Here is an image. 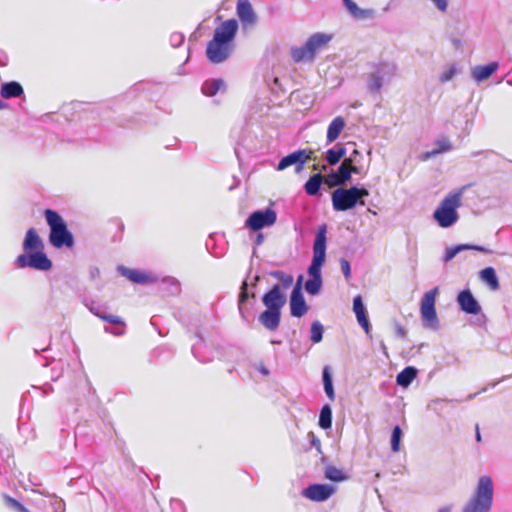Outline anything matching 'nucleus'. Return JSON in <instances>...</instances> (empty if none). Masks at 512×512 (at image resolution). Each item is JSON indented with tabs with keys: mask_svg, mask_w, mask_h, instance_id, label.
<instances>
[{
	"mask_svg": "<svg viewBox=\"0 0 512 512\" xmlns=\"http://www.w3.org/2000/svg\"><path fill=\"white\" fill-rule=\"evenodd\" d=\"M393 324L396 337L404 339L407 336V330L396 320H394Z\"/></svg>",
	"mask_w": 512,
	"mask_h": 512,
	"instance_id": "nucleus-53",
	"label": "nucleus"
},
{
	"mask_svg": "<svg viewBox=\"0 0 512 512\" xmlns=\"http://www.w3.org/2000/svg\"><path fill=\"white\" fill-rule=\"evenodd\" d=\"M117 271L128 280L136 284H150L157 281V277L139 269H130L123 265L117 267Z\"/></svg>",
	"mask_w": 512,
	"mask_h": 512,
	"instance_id": "nucleus-17",
	"label": "nucleus"
},
{
	"mask_svg": "<svg viewBox=\"0 0 512 512\" xmlns=\"http://www.w3.org/2000/svg\"><path fill=\"white\" fill-rule=\"evenodd\" d=\"M318 425L321 429L328 430L332 427V407L330 404H324L319 413Z\"/></svg>",
	"mask_w": 512,
	"mask_h": 512,
	"instance_id": "nucleus-34",
	"label": "nucleus"
},
{
	"mask_svg": "<svg viewBox=\"0 0 512 512\" xmlns=\"http://www.w3.org/2000/svg\"><path fill=\"white\" fill-rule=\"evenodd\" d=\"M438 288H434L424 294L421 299L420 312L423 326L426 328H437L439 325L435 301Z\"/></svg>",
	"mask_w": 512,
	"mask_h": 512,
	"instance_id": "nucleus-8",
	"label": "nucleus"
},
{
	"mask_svg": "<svg viewBox=\"0 0 512 512\" xmlns=\"http://www.w3.org/2000/svg\"><path fill=\"white\" fill-rule=\"evenodd\" d=\"M345 119L342 116L335 117L327 129V144L334 142L340 136L345 127Z\"/></svg>",
	"mask_w": 512,
	"mask_h": 512,
	"instance_id": "nucleus-26",
	"label": "nucleus"
},
{
	"mask_svg": "<svg viewBox=\"0 0 512 512\" xmlns=\"http://www.w3.org/2000/svg\"><path fill=\"white\" fill-rule=\"evenodd\" d=\"M397 65L394 62L381 61L372 65L367 78V87L371 93H380L385 83L390 82L396 75Z\"/></svg>",
	"mask_w": 512,
	"mask_h": 512,
	"instance_id": "nucleus-7",
	"label": "nucleus"
},
{
	"mask_svg": "<svg viewBox=\"0 0 512 512\" xmlns=\"http://www.w3.org/2000/svg\"><path fill=\"white\" fill-rule=\"evenodd\" d=\"M236 13L244 25H254L257 22V15L249 0H238Z\"/></svg>",
	"mask_w": 512,
	"mask_h": 512,
	"instance_id": "nucleus-21",
	"label": "nucleus"
},
{
	"mask_svg": "<svg viewBox=\"0 0 512 512\" xmlns=\"http://www.w3.org/2000/svg\"><path fill=\"white\" fill-rule=\"evenodd\" d=\"M327 225L321 224L315 234L313 243V257L310 264L322 267L326 260Z\"/></svg>",
	"mask_w": 512,
	"mask_h": 512,
	"instance_id": "nucleus-11",
	"label": "nucleus"
},
{
	"mask_svg": "<svg viewBox=\"0 0 512 512\" xmlns=\"http://www.w3.org/2000/svg\"><path fill=\"white\" fill-rule=\"evenodd\" d=\"M34 389L41 390L43 396L48 395L54 391L53 386L50 383H45L42 386H33Z\"/></svg>",
	"mask_w": 512,
	"mask_h": 512,
	"instance_id": "nucleus-57",
	"label": "nucleus"
},
{
	"mask_svg": "<svg viewBox=\"0 0 512 512\" xmlns=\"http://www.w3.org/2000/svg\"><path fill=\"white\" fill-rule=\"evenodd\" d=\"M321 268L322 267L310 264L307 269V274L309 278H322Z\"/></svg>",
	"mask_w": 512,
	"mask_h": 512,
	"instance_id": "nucleus-51",
	"label": "nucleus"
},
{
	"mask_svg": "<svg viewBox=\"0 0 512 512\" xmlns=\"http://www.w3.org/2000/svg\"><path fill=\"white\" fill-rule=\"evenodd\" d=\"M353 312L355 313L358 324L363 328L366 335L370 336L372 326L361 295H356L353 298Z\"/></svg>",
	"mask_w": 512,
	"mask_h": 512,
	"instance_id": "nucleus-18",
	"label": "nucleus"
},
{
	"mask_svg": "<svg viewBox=\"0 0 512 512\" xmlns=\"http://www.w3.org/2000/svg\"><path fill=\"white\" fill-rule=\"evenodd\" d=\"M184 41H185V36L181 32H173L169 38L170 45L173 48L180 47Z\"/></svg>",
	"mask_w": 512,
	"mask_h": 512,
	"instance_id": "nucleus-46",
	"label": "nucleus"
},
{
	"mask_svg": "<svg viewBox=\"0 0 512 512\" xmlns=\"http://www.w3.org/2000/svg\"><path fill=\"white\" fill-rule=\"evenodd\" d=\"M479 279L486 284L492 291L500 288L497 273L493 267H485L479 272Z\"/></svg>",
	"mask_w": 512,
	"mask_h": 512,
	"instance_id": "nucleus-25",
	"label": "nucleus"
},
{
	"mask_svg": "<svg viewBox=\"0 0 512 512\" xmlns=\"http://www.w3.org/2000/svg\"><path fill=\"white\" fill-rule=\"evenodd\" d=\"M418 370L414 366H407L400 371L396 376V383L398 386L407 388L413 380L417 377Z\"/></svg>",
	"mask_w": 512,
	"mask_h": 512,
	"instance_id": "nucleus-28",
	"label": "nucleus"
},
{
	"mask_svg": "<svg viewBox=\"0 0 512 512\" xmlns=\"http://www.w3.org/2000/svg\"><path fill=\"white\" fill-rule=\"evenodd\" d=\"M451 42L456 50H459L462 47V41L460 38L452 37Z\"/></svg>",
	"mask_w": 512,
	"mask_h": 512,
	"instance_id": "nucleus-64",
	"label": "nucleus"
},
{
	"mask_svg": "<svg viewBox=\"0 0 512 512\" xmlns=\"http://www.w3.org/2000/svg\"><path fill=\"white\" fill-rule=\"evenodd\" d=\"M265 308L282 310L287 302V296L279 284H274L261 298Z\"/></svg>",
	"mask_w": 512,
	"mask_h": 512,
	"instance_id": "nucleus-15",
	"label": "nucleus"
},
{
	"mask_svg": "<svg viewBox=\"0 0 512 512\" xmlns=\"http://www.w3.org/2000/svg\"><path fill=\"white\" fill-rule=\"evenodd\" d=\"M282 310L265 308L258 316L259 323L269 331H276L281 322Z\"/></svg>",
	"mask_w": 512,
	"mask_h": 512,
	"instance_id": "nucleus-20",
	"label": "nucleus"
},
{
	"mask_svg": "<svg viewBox=\"0 0 512 512\" xmlns=\"http://www.w3.org/2000/svg\"><path fill=\"white\" fill-rule=\"evenodd\" d=\"M471 184L464 185L451 191L438 205L433 212V219L441 228L453 226L459 219L457 209L461 206V199L464 192Z\"/></svg>",
	"mask_w": 512,
	"mask_h": 512,
	"instance_id": "nucleus-3",
	"label": "nucleus"
},
{
	"mask_svg": "<svg viewBox=\"0 0 512 512\" xmlns=\"http://www.w3.org/2000/svg\"><path fill=\"white\" fill-rule=\"evenodd\" d=\"M303 282H304V275L303 274L298 275V277L296 279V283L293 286V289L291 292H298V293L303 292Z\"/></svg>",
	"mask_w": 512,
	"mask_h": 512,
	"instance_id": "nucleus-54",
	"label": "nucleus"
},
{
	"mask_svg": "<svg viewBox=\"0 0 512 512\" xmlns=\"http://www.w3.org/2000/svg\"><path fill=\"white\" fill-rule=\"evenodd\" d=\"M54 512H64L65 502L62 499L56 498L52 503Z\"/></svg>",
	"mask_w": 512,
	"mask_h": 512,
	"instance_id": "nucleus-55",
	"label": "nucleus"
},
{
	"mask_svg": "<svg viewBox=\"0 0 512 512\" xmlns=\"http://www.w3.org/2000/svg\"><path fill=\"white\" fill-rule=\"evenodd\" d=\"M8 63V56L6 52L0 49V67L6 66Z\"/></svg>",
	"mask_w": 512,
	"mask_h": 512,
	"instance_id": "nucleus-61",
	"label": "nucleus"
},
{
	"mask_svg": "<svg viewBox=\"0 0 512 512\" xmlns=\"http://www.w3.org/2000/svg\"><path fill=\"white\" fill-rule=\"evenodd\" d=\"M3 499L6 506L15 510L16 512H31L21 502L7 494L3 495Z\"/></svg>",
	"mask_w": 512,
	"mask_h": 512,
	"instance_id": "nucleus-42",
	"label": "nucleus"
},
{
	"mask_svg": "<svg viewBox=\"0 0 512 512\" xmlns=\"http://www.w3.org/2000/svg\"><path fill=\"white\" fill-rule=\"evenodd\" d=\"M277 221V213L271 208L259 209L252 212L245 221V227L251 231L259 230L273 226Z\"/></svg>",
	"mask_w": 512,
	"mask_h": 512,
	"instance_id": "nucleus-9",
	"label": "nucleus"
},
{
	"mask_svg": "<svg viewBox=\"0 0 512 512\" xmlns=\"http://www.w3.org/2000/svg\"><path fill=\"white\" fill-rule=\"evenodd\" d=\"M456 302L459 309L466 314L478 315L482 311L480 303L469 288H464L457 294Z\"/></svg>",
	"mask_w": 512,
	"mask_h": 512,
	"instance_id": "nucleus-14",
	"label": "nucleus"
},
{
	"mask_svg": "<svg viewBox=\"0 0 512 512\" xmlns=\"http://www.w3.org/2000/svg\"><path fill=\"white\" fill-rule=\"evenodd\" d=\"M499 68L497 61L490 62L486 65H477L471 70L472 79L477 82H483L490 78Z\"/></svg>",
	"mask_w": 512,
	"mask_h": 512,
	"instance_id": "nucleus-23",
	"label": "nucleus"
},
{
	"mask_svg": "<svg viewBox=\"0 0 512 512\" xmlns=\"http://www.w3.org/2000/svg\"><path fill=\"white\" fill-rule=\"evenodd\" d=\"M1 96L5 99L21 97L24 94L22 85L17 81L5 82L1 85Z\"/></svg>",
	"mask_w": 512,
	"mask_h": 512,
	"instance_id": "nucleus-27",
	"label": "nucleus"
},
{
	"mask_svg": "<svg viewBox=\"0 0 512 512\" xmlns=\"http://www.w3.org/2000/svg\"><path fill=\"white\" fill-rule=\"evenodd\" d=\"M402 436L403 432L401 427L399 425L394 426L390 439L391 450L393 452H398L400 450Z\"/></svg>",
	"mask_w": 512,
	"mask_h": 512,
	"instance_id": "nucleus-40",
	"label": "nucleus"
},
{
	"mask_svg": "<svg viewBox=\"0 0 512 512\" xmlns=\"http://www.w3.org/2000/svg\"><path fill=\"white\" fill-rule=\"evenodd\" d=\"M250 297L254 298L255 293L249 292L248 282H247V280H244L241 284L240 292H239V296H238V310L243 319L246 318L245 317V309H246V304Z\"/></svg>",
	"mask_w": 512,
	"mask_h": 512,
	"instance_id": "nucleus-33",
	"label": "nucleus"
},
{
	"mask_svg": "<svg viewBox=\"0 0 512 512\" xmlns=\"http://www.w3.org/2000/svg\"><path fill=\"white\" fill-rule=\"evenodd\" d=\"M269 275L280 282L281 289H288L293 285L294 278L291 274H288L282 270H273L269 272Z\"/></svg>",
	"mask_w": 512,
	"mask_h": 512,
	"instance_id": "nucleus-37",
	"label": "nucleus"
},
{
	"mask_svg": "<svg viewBox=\"0 0 512 512\" xmlns=\"http://www.w3.org/2000/svg\"><path fill=\"white\" fill-rule=\"evenodd\" d=\"M331 40V34L314 33L302 46L291 48V58L295 63L312 62L317 52L324 48Z\"/></svg>",
	"mask_w": 512,
	"mask_h": 512,
	"instance_id": "nucleus-6",
	"label": "nucleus"
},
{
	"mask_svg": "<svg viewBox=\"0 0 512 512\" xmlns=\"http://www.w3.org/2000/svg\"><path fill=\"white\" fill-rule=\"evenodd\" d=\"M346 156V148L343 144L337 143L334 147L328 149L325 153V161L330 165L334 166L342 158H345Z\"/></svg>",
	"mask_w": 512,
	"mask_h": 512,
	"instance_id": "nucleus-29",
	"label": "nucleus"
},
{
	"mask_svg": "<svg viewBox=\"0 0 512 512\" xmlns=\"http://www.w3.org/2000/svg\"><path fill=\"white\" fill-rule=\"evenodd\" d=\"M351 180V170L344 160L337 169L331 170L326 176V182L331 187L342 186Z\"/></svg>",
	"mask_w": 512,
	"mask_h": 512,
	"instance_id": "nucleus-16",
	"label": "nucleus"
},
{
	"mask_svg": "<svg viewBox=\"0 0 512 512\" xmlns=\"http://www.w3.org/2000/svg\"><path fill=\"white\" fill-rule=\"evenodd\" d=\"M466 250H473V251L481 252V253H484V254H492L493 253V251L491 249H489V248H487L485 246L464 243V244H457V245H454V246L446 248L442 260H443L444 263H448L457 254H459L462 251H466Z\"/></svg>",
	"mask_w": 512,
	"mask_h": 512,
	"instance_id": "nucleus-19",
	"label": "nucleus"
},
{
	"mask_svg": "<svg viewBox=\"0 0 512 512\" xmlns=\"http://www.w3.org/2000/svg\"><path fill=\"white\" fill-rule=\"evenodd\" d=\"M23 253L15 259L18 268H32L38 271H48L53 263L45 253V245L35 228L26 231L22 242Z\"/></svg>",
	"mask_w": 512,
	"mask_h": 512,
	"instance_id": "nucleus-1",
	"label": "nucleus"
},
{
	"mask_svg": "<svg viewBox=\"0 0 512 512\" xmlns=\"http://www.w3.org/2000/svg\"><path fill=\"white\" fill-rule=\"evenodd\" d=\"M324 476L327 480L332 482H342L348 478L347 474L342 469L333 465H327L325 467Z\"/></svg>",
	"mask_w": 512,
	"mask_h": 512,
	"instance_id": "nucleus-35",
	"label": "nucleus"
},
{
	"mask_svg": "<svg viewBox=\"0 0 512 512\" xmlns=\"http://www.w3.org/2000/svg\"><path fill=\"white\" fill-rule=\"evenodd\" d=\"M322 382H323V388L324 391L329 398V400L334 401L335 400V390L333 385V374L331 367L326 365L323 367L322 370Z\"/></svg>",
	"mask_w": 512,
	"mask_h": 512,
	"instance_id": "nucleus-30",
	"label": "nucleus"
},
{
	"mask_svg": "<svg viewBox=\"0 0 512 512\" xmlns=\"http://www.w3.org/2000/svg\"><path fill=\"white\" fill-rule=\"evenodd\" d=\"M102 320L112 324L114 327H105V332L111 333L115 336H122L125 333V322L123 319L116 315L106 314Z\"/></svg>",
	"mask_w": 512,
	"mask_h": 512,
	"instance_id": "nucleus-24",
	"label": "nucleus"
},
{
	"mask_svg": "<svg viewBox=\"0 0 512 512\" xmlns=\"http://www.w3.org/2000/svg\"><path fill=\"white\" fill-rule=\"evenodd\" d=\"M309 157L310 151L306 149L293 151L279 160L276 170L283 171L290 166H295L296 173H300L304 169Z\"/></svg>",
	"mask_w": 512,
	"mask_h": 512,
	"instance_id": "nucleus-12",
	"label": "nucleus"
},
{
	"mask_svg": "<svg viewBox=\"0 0 512 512\" xmlns=\"http://www.w3.org/2000/svg\"><path fill=\"white\" fill-rule=\"evenodd\" d=\"M500 381H497V382H492L490 383L487 387H484L482 388L479 392H476V393H473V394H470L468 395L467 397V400H472L474 399L478 394L482 393V392H486L488 390V388H494Z\"/></svg>",
	"mask_w": 512,
	"mask_h": 512,
	"instance_id": "nucleus-60",
	"label": "nucleus"
},
{
	"mask_svg": "<svg viewBox=\"0 0 512 512\" xmlns=\"http://www.w3.org/2000/svg\"><path fill=\"white\" fill-rule=\"evenodd\" d=\"M44 217L50 228L49 243L56 249L73 248L75 239L63 217L53 209H46Z\"/></svg>",
	"mask_w": 512,
	"mask_h": 512,
	"instance_id": "nucleus-5",
	"label": "nucleus"
},
{
	"mask_svg": "<svg viewBox=\"0 0 512 512\" xmlns=\"http://www.w3.org/2000/svg\"><path fill=\"white\" fill-rule=\"evenodd\" d=\"M351 188L355 189L354 195L357 198V203L360 206L366 204L365 198L369 196V190L365 186L352 185Z\"/></svg>",
	"mask_w": 512,
	"mask_h": 512,
	"instance_id": "nucleus-44",
	"label": "nucleus"
},
{
	"mask_svg": "<svg viewBox=\"0 0 512 512\" xmlns=\"http://www.w3.org/2000/svg\"><path fill=\"white\" fill-rule=\"evenodd\" d=\"M323 286L322 278H308L304 284L306 292L312 296L318 295Z\"/></svg>",
	"mask_w": 512,
	"mask_h": 512,
	"instance_id": "nucleus-38",
	"label": "nucleus"
},
{
	"mask_svg": "<svg viewBox=\"0 0 512 512\" xmlns=\"http://www.w3.org/2000/svg\"><path fill=\"white\" fill-rule=\"evenodd\" d=\"M336 491L333 485L326 483H314L302 490V496L315 502L328 500Z\"/></svg>",
	"mask_w": 512,
	"mask_h": 512,
	"instance_id": "nucleus-13",
	"label": "nucleus"
},
{
	"mask_svg": "<svg viewBox=\"0 0 512 512\" xmlns=\"http://www.w3.org/2000/svg\"><path fill=\"white\" fill-rule=\"evenodd\" d=\"M356 156H360V153L357 149H354L352 154L348 158H345L344 160H347L348 164H352L355 161Z\"/></svg>",
	"mask_w": 512,
	"mask_h": 512,
	"instance_id": "nucleus-63",
	"label": "nucleus"
},
{
	"mask_svg": "<svg viewBox=\"0 0 512 512\" xmlns=\"http://www.w3.org/2000/svg\"><path fill=\"white\" fill-rule=\"evenodd\" d=\"M84 304L93 315L97 316L101 320L102 317H104L107 314L104 312L103 306L96 302L95 300H86Z\"/></svg>",
	"mask_w": 512,
	"mask_h": 512,
	"instance_id": "nucleus-43",
	"label": "nucleus"
},
{
	"mask_svg": "<svg viewBox=\"0 0 512 512\" xmlns=\"http://www.w3.org/2000/svg\"><path fill=\"white\" fill-rule=\"evenodd\" d=\"M308 438L310 440L311 447L315 448L318 453L322 454V448H321V441L320 439L314 434V432L308 433Z\"/></svg>",
	"mask_w": 512,
	"mask_h": 512,
	"instance_id": "nucleus-50",
	"label": "nucleus"
},
{
	"mask_svg": "<svg viewBox=\"0 0 512 512\" xmlns=\"http://www.w3.org/2000/svg\"><path fill=\"white\" fill-rule=\"evenodd\" d=\"M62 373H63L62 365H60L59 367L54 366L51 369V380L57 381L62 376Z\"/></svg>",
	"mask_w": 512,
	"mask_h": 512,
	"instance_id": "nucleus-56",
	"label": "nucleus"
},
{
	"mask_svg": "<svg viewBox=\"0 0 512 512\" xmlns=\"http://www.w3.org/2000/svg\"><path fill=\"white\" fill-rule=\"evenodd\" d=\"M355 189L339 187L332 192L331 200L335 211L344 212L358 206L357 198L354 195Z\"/></svg>",
	"mask_w": 512,
	"mask_h": 512,
	"instance_id": "nucleus-10",
	"label": "nucleus"
},
{
	"mask_svg": "<svg viewBox=\"0 0 512 512\" xmlns=\"http://www.w3.org/2000/svg\"><path fill=\"white\" fill-rule=\"evenodd\" d=\"M225 82L221 78H212L204 81L201 87V91L206 96L216 95L222 88H224Z\"/></svg>",
	"mask_w": 512,
	"mask_h": 512,
	"instance_id": "nucleus-32",
	"label": "nucleus"
},
{
	"mask_svg": "<svg viewBox=\"0 0 512 512\" xmlns=\"http://www.w3.org/2000/svg\"><path fill=\"white\" fill-rule=\"evenodd\" d=\"M494 484L488 475L478 478L475 489L462 508V512H490L493 506Z\"/></svg>",
	"mask_w": 512,
	"mask_h": 512,
	"instance_id": "nucleus-4",
	"label": "nucleus"
},
{
	"mask_svg": "<svg viewBox=\"0 0 512 512\" xmlns=\"http://www.w3.org/2000/svg\"><path fill=\"white\" fill-rule=\"evenodd\" d=\"M451 149L452 144L448 139H438L435 141V148L431 151L426 152L424 158L429 159L431 157L437 156L438 154L450 151Z\"/></svg>",
	"mask_w": 512,
	"mask_h": 512,
	"instance_id": "nucleus-36",
	"label": "nucleus"
},
{
	"mask_svg": "<svg viewBox=\"0 0 512 512\" xmlns=\"http://www.w3.org/2000/svg\"><path fill=\"white\" fill-rule=\"evenodd\" d=\"M346 9L351 13L358 11V5L353 0H342Z\"/></svg>",
	"mask_w": 512,
	"mask_h": 512,
	"instance_id": "nucleus-58",
	"label": "nucleus"
},
{
	"mask_svg": "<svg viewBox=\"0 0 512 512\" xmlns=\"http://www.w3.org/2000/svg\"><path fill=\"white\" fill-rule=\"evenodd\" d=\"M356 19H366L373 15V10L371 9H362L358 7V11L352 14Z\"/></svg>",
	"mask_w": 512,
	"mask_h": 512,
	"instance_id": "nucleus-52",
	"label": "nucleus"
},
{
	"mask_svg": "<svg viewBox=\"0 0 512 512\" xmlns=\"http://www.w3.org/2000/svg\"><path fill=\"white\" fill-rule=\"evenodd\" d=\"M322 185V174L315 173L309 177V179L304 184V190L309 196H318L320 195Z\"/></svg>",
	"mask_w": 512,
	"mask_h": 512,
	"instance_id": "nucleus-31",
	"label": "nucleus"
},
{
	"mask_svg": "<svg viewBox=\"0 0 512 512\" xmlns=\"http://www.w3.org/2000/svg\"><path fill=\"white\" fill-rule=\"evenodd\" d=\"M324 327L319 321H314L310 327V340L312 343H320L323 339Z\"/></svg>",
	"mask_w": 512,
	"mask_h": 512,
	"instance_id": "nucleus-39",
	"label": "nucleus"
},
{
	"mask_svg": "<svg viewBox=\"0 0 512 512\" xmlns=\"http://www.w3.org/2000/svg\"><path fill=\"white\" fill-rule=\"evenodd\" d=\"M457 73V68L455 64H452L449 66L448 69H446L441 75H440V81L442 83L450 81Z\"/></svg>",
	"mask_w": 512,
	"mask_h": 512,
	"instance_id": "nucleus-48",
	"label": "nucleus"
},
{
	"mask_svg": "<svg viewBox=\"0 0 512 512\" xmlns=\"http://www.w3.org/2000/svg\"><path fill=\"white\" fill-rule=\"evenodd\" d=\"M340 266H341V271L345 277L346 280H349L351 278V265H350V262L345 259V258H341L340 259Z\"/></svg>",
	"mask_w": 512,
	"mask_h": 512,
	"instance_id": "nucleus-49",
	"label": "nucleus"
},
{
	"mask_svg": "<svg viewBox=\"0 0 512 512\" xmlns=\"http://www.w3.org/2000/svg\"><path fill=\"white\" fill-rule=\"evenodd\" d=\"M290 314L292 317L301 318L309 310L303 292H291L289 299Z\"/></svg>",
	"mask_w": 512,
	"mask_h": 512,
	"instance_id": "nucleus-22",
	"label": "nucleus"
},
{
	"mask_svg": "<svg viewBox=\"0 0 512 512\" xmlns=\"http://www.w3.org/2000/svg\"><path fill=\"white\" fill-rule=\"evenodd\" d=\"M239 25L236 19H228L214 30L213 38L206 47L207 59L213 64L226 61L232 51Z\"/></svg>",
	"mask_w": 512,
	"mask_h": 512,
	"instance_id": "nucleus-2",
	"label": "nucleus"
},
{
	"mask_svg": "<svg viewBox=\"0 0 512 512\" xmlns=\"http://www.w3.org/2000/svg\"><path fill=\"white\" fill-rule=\"evenodd\" d=\"M197 337H198V342L192 346V353L200 362H203V363L209 362L211 360L209 357H202L200 355V348H201V344L204 342V339L200 334H197Z\"/></svg>",
	"mask_w": 512,
	"mask_h": 512,
	"instance_id": "nucleus-45",
	"label": "nucleus"
},
{
	"mask_svg": "<svg viewBox=\"0 0 512 512\" xmlns=\"http://www.w3.org/2000/svg\"><path fill=\"white\" fill-rule=\"evenodd\" d=\"M162 282L164 284L171 286L172 294H178L180 292V282L176 278L171 277V276H166L162 279Z\"/></svg>",
	"mask_w": 512,
	"mask_h": 512,
	"instance_id": "nucleus-47",
	"label": "nucleus"
},
{
	"mask_svg": "<svg viewBox=\"0 0 512 512\" xmlns=\"http://www.w3.org/2000/svg\"><path fill=\"white\" fill-rule=\"evenodd\" d=\"M431 1L436 6V8L441 12H445L448 8V0H431Z\"/></svg>",
	"mask_w": 512,
	"mask_h": 512,
	"instance_id": "nucleus-59",
	"label": "nucleus"
},
{
	"mask_svg": "<svg viewBox=\"0 0 512 512\" xmlns=\"http://www.w3.org/2000/svg\"><path fill=\"white\" fill-rule=\"evenodd\" d=\"M161 83H156L153 81H140L133 85L131 91L132 92H142V93H149L152 91L153 88L160 86Z\"/></svg>",
	"mask_w": 512,
	"mask_h": 512,
	"instance_id": "nucleus-41",
	"label": "nucleus"
},
{
	"mask_svg": "<svg viewBox=\"0 0 512 512\" xmlns=\"http://www.w3.org/2000/svg\"><path fill=\"white\" fill-rule=\"evenodd\" d=\"M256 368L264 376H268L270 374L269 369L263 363L257 365Z\"/></svg>",
	"mask_w": 512,
	"mask_h": 512,
	"instance_id": "nucleus-62",
	"label": "nucleus"
}]
</instances>
